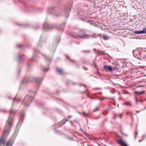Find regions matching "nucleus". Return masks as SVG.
Returning a JSON list of instances; mask_svg holds the SVG:
<instances>
[{
  "mask_svg": "<svg viewBox=\"0 0 146 146\" xmlns=\"http://www.w3.org/2000/svg\"><path fill=\"white\" fill-rule=\"evenodd\" d=\"M13 117L10 115L7 121L3 131V135L8 134L10 131V128L12 124Z\"/></svg>",
  "mask_w": 146,
  "mask_h": 146,
  "instance_id": "f257e3e1",
  "label": "nucleus"
},
{
  "mask_svg": "<svg viewBox=\"0 0 146 146\" xmlns=\"http://www.w3.org/2000/svg\"><path fill=\"white\" fill-rule=\"evenodd\" d=\"M34 97L31 96H26L25 98L23 101L22 103V104H24L25 106H29V102H31L33 99Z\"/></svg>",
  "mask_w": 146,
  "mask_h": 146,
  "instance_id": "f03ea898",
  "label": "nucleus"
},
{
  "mask_svg": "<svg viewBox=\"0 0 146 146\" xmlns=\"http://www.w3.org/2000/svg\"><path fill=\"white\" fill-rule=\"evenodd\" d=\"M141 51L138 50H135L133 51V56L138 59H141Z\"/></svg>",
  "mask_w": 146,
  "mask_h": 146,
  "instance_id": "7ed1b4c3",
  "label": "nucleus"
},
{
  "mask_svg": "<svg viewBox=\"0 0 146 146\" xmlns=\"http://www.w3.org/2000/svg\"><path fill=\"white\" fill-rule=\"evenodd\" d=\"M53 28V26L51 25H49L46 23H45L43 27V28L44 29L46 30H49Z\"/></svg>",
  "mask_w": 146,
  "mask_h": 146,
  "instance_id": "20e7f679",
  "label": "nucleus"
},
{
  "mask_svg": "<svg viewBox=\"0 0 146 146\" xmlns=\"http://www.w3.org/2000/svg\"><path fill=\"white\" fill-rule=\"evenodd\" d=\"M55 8L53 7H50L48 9V13L50 14L54 13L55 12Z\"/></svg>",
  "mask_w": 146,
  "mask_h": 146,
  "instance_id": "39448f33",
  "label": "nucleus"
},
{
  "mask_svg": "<svg viewBox=\"0 0 146 146\" xmlns=\"http://www.w3.org/2000/svg\"><path fill=\"white\" fill-rule=\"evenodd\" d=\"M95 34H94L93 35H87L85 34H83L82 35H77V36L82 38H83L85 37L86 36H92L93 37H96L95 36Z\"/></svg>",
  "mask_w": 146,
  "mask_h": 146,
  "instance_id": "423d86ee",
  "label": "nucleus"
},
{
  "mask_svg": "<svg viewBox=\"0 0 146 146\" xmlns=\"http://www.w3.org/2000/svg\"><path fill=\"white\" fill-rule=\"evenodd\" d=\"M117 142L122 146H128L126 143L121 139L118 140H117Z\"/></svg>",
  "mask_w": 146,
  "mask_h": 146,
  "instance_id": "0eeeda50",
  "label": "nucleus"
},
{
  "mask_svg": "<svg viewBox=\"0 0 146 146\" xmlns=\"http://www.w3.org/2000/svg\"><path fill=\"white\" fill-rule=\"evenodd\" d=\"M104 67L105 69L110 71H111L112 70V68L111 66H109L107 65H105L104 66Z\"/></svg>",
  "mask_w": 146,
  "mask_h": 146,
  "instance_id": "6e6552de",
  "label": "nucleus"
},
{
  "mask_svg": "<svg viewBox=\"0 0 146 146\" xmlns=\"http://www.w3.org/2000/svg\"><path fill=\"white\" fill-rule=\"evenodd\" d=\"M13 142V140L12 139H10L8 141L7 144V146H11L12 145Z\"/></svg>",
  "mask_w": 146,
  "mask_h": 146,
  "instance_id": "1a4fd4ad",
  "label": "nucleus"
},
{
  "mask_svg": "<svg viewBox=\"0 0 146 146\" xmlns=\"http://www.w3.org/2000/svg\"><path fill=\"white\" fill-rule=\"evenodd\" d=\"M35 80L37 82V83L38 84H39L42 81V79L41 80V79L40 78H36V79Z\"/></svg>",
  "mask_w": 146,
  "mask_h": 146,
  "instance_id": "9d476101",
  "label": "nucleus"
},
{
  "mask_svg": "<svg viewBox=\"0 0 146 146\" xmlns=\"http://www.w3.org/2000/svg\"><path fill=\"white\" fill-rule=\"evenodd\" d=\"M21 101L20 99L17 98L16 97H15L13 100V103H15L16 102H20Z\"/></svg>",
  "mask_w": 146,
  "mask_h": 146,
  "instance_id": "9b49d317",
  "label": "nucleus"
},
{
  "mask_svg": "<svg viewBox=\"0 0 146 146\" xmlns=\"http://www.w3.org/2000/svg\"><path fill=\"white\" fill-rule=\"evenodd\" d=\"M57 71L60 74H64L62 70L59 69L58 68H56Z\"/></svg>",
  "mask_w": 146,
  "mask_h": 146,
  "instance_id": "f8f14e48",
  "label": "nucleus"
},
{
  "mask_svg": "<svg viewBox=\"0 0 146 146\" xmlns=\"http://www.w3.org/2000/svg\"><path fill=\"white\" fill-rule=\"evenodd\" d=\"M102 37L105 40H108L109 38V37L107 35H104Z\"/></svg>",
  "mask_w": 146,
  "mask_h": 146,
  "instance_id": "ddd939ff",
  "label": "nucleus"
},
{
  "mask_svg": "<svg viewBox=\"0 0 146 146\" xmlns=\"http://www.w3.org/2000/svg\"><path fill=\"white\" fill-rule=\"evenodd\" d=\"M5 140L2 138L0 139V145L3 144H5Z\"/></svg>",
  "mask_w": 146,
  "mask_h": 146,
  "instance_id": "4468645a",
  "label": "nucleus"
},
{
  "mask_svg": "<svg viewBox=\"0 0 146 146\" xmlns=\"http://www.w3.org/2000/svg\"><path fill=\"white\" fill-rule=\"evenodd\" d=\"M18 60L19 61H20L21 60H22L23 61H24V59L22 58H21V56L20 55H19L18 56Z\"/></svg>",
  "mask_w": 146,
  "mask_h": 146,
  "instance_id": "2eb2a0df",
  "label": "nucleus"
},
{
  "mask_svg": "<svg viewBox=\"0 0 146 146\" xmlns=\"http://www.w3.org/2000/svg\"><path fill=\"white\" fill-rule=\"evenodd\" d=\"M70 10H71L70 9V8H69L68 9H67L66 11L65 12V13H67L68 14V15L66 16V17H68V14L70 12Z\"/></svg>",
  "mask_w": 146,
  "mask_h": 146,
  "instance_id": "dca6fc26",
  "label": "nucleus"
},
{
  "mask_svg": "<svg viewBox=\"0 0 146 146\" xmlns=\"http://www.w3.org/2000/svg\"><path fill=\"white\" fill-rule=\"evenodd\" d=\"M134 33L137 34H142V31H135L134 32Z\"/></svg>",
  "mask_w": 146,
  "mask_h": 146,
  "instance_id": "f3484780",
  "label": "nucleus"
},
{
  "mask_svg": "<svg viewBox=\"0 0 146 146\" xmlns=\"http://www.w3.org/2000/svg\"><path fill=\"white\" fill-rule=\"evenodd\" d=\"M145 92V91H142L141 92H138L137 91H135V93L136 94H141L142 93H144Z\"/></svg>",
  "mask_w": 146,
  "mask_h": 146,
  "instance_id": "a211bd4d",
  "label": "nucleus"
},
{
  "mask_svg": "<svg viewBox=\"0 0 146 146\" xmlns=\"http://www.w3.org/2000/svg\"><path fill=\"white\" fill-rule=\"evenodd\" d=\"M142 33H146V27L145 28H144L143 30H142Z\"/></svg>",
  "mask_w": 146,
  "mask_h": 146,
  "instance_id": "6ab92c4d",
  "label": "nucleus"
},
{
  "mask_svg": "<svg viewBox=\"0 0 146 146\" xmlns=\"http://www.w3.org/2000/svg\"><path fill=\"white\" fill-rule=\"evenodd\" d=\"M36 50H35L34 51V53L33 54V56L32 57V59L33 60H34L35 59H34V57L35 56V53H36Z\"/></svg>",
  "mask_w": 146,
  "mask_h": 146,
  "instance_id": "aec40b11",
  "label": "nucleus"
},
{
  "mask_svg": "<svg viewBox=\"0 0 146 146\" xmlns=\"http://www.w3.org/2000/svg\"><path fill=\"white\" fill-rule=\"evenodd\" d=\"M99 109V107H97L96 109H95V110H93V112H94L97 111Z\"/></svg>",
  "mask_w": 146,
  "mask_h": 146,
  "instance_id": "412c9836",
  "label": "nucleus"
},
{
  "mask_svg": "<svg viewBox=\"0 0 146 146\" xmlns=\"http://www.w3.org/2000/svg\"><path fill=\"white\" fill-rule=\"evenodd\" d=\"M105 99H106V98H105V97H102V98H100V101H102V100H105Z\"/></svg>",
  "mask_w": 146,
  "mask_h": 146,
  "instance_id": "4be33fe9",
  "label": "nucleus"
},
{
  "mask_svg": "<svg viewBox=\"0 0 146 146\" xmlns=\"http://www.w3.org/2000/svg\"><path fill=\"white\" fill-rule=\"evenodd\" d=\"M82 114L85 116H88V113H86L84 112H83L82 113Z\"/></svg>",
  "mask_w": 146,
  "mask_h": 146,
  "instance_id": "5701e85b",
  "label": "nucleus"
},
{
  "mask_svg": "<svg viewBox=\"0 0 146 146\" xmlns=\"http://www.w3.org/2000/svg\"><path fill=\"white\" fill-rule=\"evenodd\" d=\"M41 43H42V45H44V43H45V42H39V44H40Z\"/></svg>",
  "mask_w": 146,
  "mask_h": 146,
  "instance_id": "b1692460",
  "label": "nucleus"
},
{
  "mask_svg": "<svg viewBox=\"0 0 146 146\" xmlns=\"http://www.w3.org/2000/svg\"><path fill=\"white\" fill-rule=\"evenodd\" d=\"M126 105L127 106V105H130V106H132V105L131 104H130L129 103H126Z\"/></svg>",
  "mask_w": 146,
  "mask_h": 146,
  "instance_id": "393cba45",
  "label": "nucleus"
},
{
  "mask_svg": "<svg viewBox=\"0 0 146 146\" xmlns=\"http://www.w3.org/2000/svg\"><path fill=\"white\" fill-rule=\"evenodd\" d=\"M121 115H122L121 114H120V115H118V116L119 117L120 119H121Z\"/></svg>",
  "mask_w": 146,
  "mask_h": 146,
  "instance_id": "a878e982",
  "label": "nucleus"
},
{
  "mask_svg": "<svg viewBox=\"0 0 146 146\" xmlns=\"http://www.w3.org/2000/svg\"><path fill=\"white\" fill-rule=\"evenodd\" d=\"M18 46L20 47H22L23 46L22 45H17Z\"/></svg>",
  "mask_w": 146,
  "mask_h": 146,
  "instance_id": "bb28decb",
  "label": "nucleus"
},
{
  "mask_svg": "<svg viewBox=\"0 0 146 146\" xmlns=\"http://www.w3.org/2000/svg\"><path fill=\"white\" fill-rule=\"evenodd\" d=\"M28 81H25L24 80H23V81H22V82H28Z\"/></svg>",
  "mask_w": 146,
  "mask_h": 146,
  "instance_id": "cd10ccee",
  "label": "nucleus"
},
{
  "mask_svg": "<svg viewBox=\"0 0 146 146\" xmlns=\"http://www.w3.org/2000/svg\"><path fill=\"white\" fill-rule=\"evenodd\" d=\"M67 138L68 139H70V140H72V139L71 138H70V137H68Z\"/></svg>",
  "mask_w": 146,
  "mask_h": 146,
  "instance_id": "c85d7f7f",
  "label": "nucleus"
},
{
  "mask_svg": "<svg viewBox=\"0 0 146 146\" xmlns=\"http://www.w3.org/2000/svg\"><path fill=\"white\" fill-rule=\"evenodd\" d=\"M12 112H13V111H12V110H11L10 111V114H11V113H12Z\"/></svg>",
  "mask_w": 146,
  "mask_h": 146,
  "instance_id": "c756f323",
  "label": "nucleus"
},
{
  "mask_svg": "<svg viewBox=\"0 0 146 146\" xmlns=\"http://www.w3.org/2000/svg\"><path fill=\"white\" fill-rule=\"evenodd\" d=\"M48 70V68L47 70H46V69H44V70L46 71H47V70Z\"/></svg>",
  "mask_w": 146,
  "mask_h": 146,
  "instance_id": "7c9ffc66",
  "label": "nucleus"
},
{
  "mask_svg": "<svg viewBox=\"0 0 146 146\" xmlns=\"http://www.w3.org/2000/svg\"><path fill=\"white\" fill-rule=\"evenodd\" d=\"M143 140V139L139 140V142H140L141 141Z\"/></svg>",
  "mask_w": 146,
  "mask_h": 146,
  "instance_id": "2f4dec72",
  "label": "nucleus"
},
{
  "mask_svg": "<svg viewBox=\"0 0 146 146\" xmlns=\"http://www.w3.org/2000/svg\"><path fill=\"white\" fill-rule=\"evenodd\" d=\"M25 26L24 27H26L27 26V25H25Z\"/></svg>",
  "mask_w": 146,
  "mask_h": 146,
  "instance_id": "473e14b6",
  "label": "nucleus"
},
{
  "mask_svg": "<svg viewBox=\"0 0 146 146\" xmlns=\"http://www.w3.org/2000/svg\"><path fill=\"white\" fill-rule=\"evenodd\" d=\"M101 36V35L100 34H99L97 36Z\"/></svg>",
  "mask_w": 146,
  "mask_h": 146,
  "instance_id": "72a5a7b5",
  "label": "nucleus"
},
{
  "mask_svg": "<svg viewBox=\"0 0 146 146\" xmlns=\"http://www.w3.org/2000/svg\"><path fill=\"white\" fill-rule=\"evenodd\" d=\"M72 117V116H68V117L69 118H70V117Z\"/></svg>",
  "mask_w": 146,
  "mask_h": 146,
  "instance_id": "f704fd0d",
  "label": "nucleus"
},
{
  "mask_svg": "<svg viewBox=\"0 0 146 146\" xmlns=\"http://www.w3.org/2000/svg\"><path fill=\"white\" fill-rule=\"evenodd\" d=\"M117 117V116H115L114 118V119H115V118H116V117Z\"/></svg>",
  "mask_w": 146,
  "mask_h": 146,
  "instance_id": "c9c22d12",
  "label": "nucleus"
},
{
  "mask_svg": "<svg viewBox=\"0 0 146 146\" xmlns=\"http://www.w3.org/2000/svg\"><path fill=\"white\" fill-rule=\"evenodd\" d=\"M38 28H39L38 26L36 28V29H38Z\"/></svg>",
  "mask_w": 146,
  "mask_h": 146,
  "instance_id": "e433bc0d",
  "label": "nucleus"
},
{
  "mask_svg": "<svg viewBox=\"0 0 146 146\" xmlns=\"http://www.w3.org/2000/svg\"><path fill=\"white\" fill-rule=\"evenodd\" d=\"M84 69H85L86 70H87V69H86V68H85L84 67Z\"/></svg>",
  "mask_w": 146,
  "mask_h": 146,
  "instance_id": "4c0bfd02",
  "label": "nucleus"
},
{
  "mask_svg": "<svg viewBox=\"0 0 146 146\" xmlns=\"http://www.w3.org/2000/svg\"><path fill=\"white\" fill-rule=\"evenodd\" d=\"M136 101L137 102H138V100L137 99H136Z\"/></svg>",
  "mask_w": 146,
  "mask_h": 146,
  "instance_id": "58836bf2",
  "label": "nucleus"
},
{
  "mask_svg": "<svg viewBox=\"0 0 146 146\" xmlns=\"http://www.w3.org/2000/svg\"><path fill=\"white\" fill-rule=\"evenodd\" d=\"M139 86V87H141V86Z\"/></svg>",
  "mask_w": 146,
  "mask_h": 146,
  "instance_id": "ea45409f",
  "label": "nucleus"
},
{
  "mask_svg": "<svg viewBox=\"0 0 146 146\" xmlns=\"http://www.w3.org/2000/svg\"><path fill=\"white\" fill-rule=\"evenodd\" d=\"M46 59H48V58H46Z\"/></svg>",
  "mask_w": 146,
  "mask_h": 146,
  "instance_id": "a19ab883",
  "label": "nucleus"
},
{
  "mask_svg": "<svg viewBox=\"0 0 146 146\" xmlns=\"http://www.w3.org/2000/svg\"><path fill=\"white\" fill-rule=\"evenodd\" d=\"M94 50H96V49H94Z\"/></svg>",
  "mask_w": 146,
  "mask_h": 146,
  "instance_id": "79ce46f5",
  "label": "nucleus"
},
{
  "mask_svg": "<svg viewBox=\"0 0 146 146\" xmlns=\"http://www.w3.org/2000/svg\"><path fill=\"white\" fill-rule=\"evenodd\" d=\"M66 57H67V58H68V57H67V56H66Z\"/></svg>",
  "mask_w": 146,
  "mask_h": 146,
  "instance_id": "37998d69",
  "label": "nucleus"
},
{
  "mask_svg": "<svg viewBox=\"0 0 146 146\" xmlns=\"http://www.w3.org/2000/svg\"><path fill=\"white\" fill-rule=\"evenodd\" d=\"M143 136H144V137H145V135H144Z\"/></svg>",
  "mask_w": 146,
  "mask_h": 146,
  "instance_id": "c03bdc74",
  "label": "nucleus"
}]
</instances>
